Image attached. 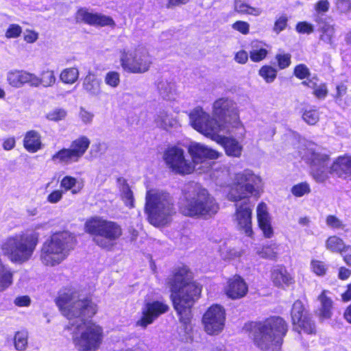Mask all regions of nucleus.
<instances>
[{
	"instance_id": "nucleus-1",
	"label": "nucleus",
	"mask_w": 351,
	"mask_h": 351,
	"mask_svg": "<svg viewBox=\"0 0 351 351\" xmlns=\"http://www.w3.org/2000/svg\"><path fill=\"white\" fill-rule=\"evenodd\" d=\"M56 304L69 320L73 342L79 351H95L103 340V329L87 320L97 311V306L78 291L69 290L60 294Z\"/></svg>"
},
{
	"instance_id": "nucleus-2",
	"label": "nucleus",
	"mask_w": 351,
	"mask_h": 351,
	"mask_svg": "<svg viewBox=\"0 0 351 351\" xmlns=\"http://www.w3.org/2000/svg\"><path fill=\"white\" fill-rule=\"evenodd\" d=\"M173 308L184 324V330H189L187 324L191 319V308L195 301L199 298L202 289L192 282L191 272L186 266L178 267L174 270L168 279Z\"/></svg>"
},
{
	"instance_id": "nucleus-3",
	"label": "nucleus",
	"mask_w": 351,
	"mask_h": 351,
	"mask_svg": "<svg viewBox=\"0 0 351 351\" xmlns=\"http://www.w3.org/2000/svg\"><path fill=\"white\" fill-rule=\"evenodd\" d=\"M189 117V123L194 130L221 145L228 156L236 158L241 156L243 146L239 141L223 135L230 132L229 127L217 121L199 106L193 109Z\"/></svg>"
},
{
	"instance_id": "nucleus-4",
	"label": "nucleus",
	"mask_w": 351,
	"mask_h": 351,
	"mask_svg": "<svg viewBox=\"0 0 351 351\" xmlns=\"http://www.w3.org/2000/svg\"><path fill=\"white\" fill-rule=\"evenodd\" d=\"M39 237L38 232L31 230L12 233L1 241V252L11 263L23 264L32 258L38 244Z\"/></svg>"
},
{
	"instance_id": "nucleus-5",
	"label": "nucleus",
	"mask_w": 351,
	"mask_h": 351,
	"mask_svg": "<svg viewBox=\"0 0 351 351\" xmlns=\"http://www.w3.org/2000/svg\"><path fill=\"white\" fill-rule=\"evenodd\" d=\"M250 337L256 347L262 350L279 348L288 330V325L280 317H274L264 322L250 323Z\"/></svg>"
},
{
	"instance_id": "nucleus-6",
	"label": "nucleus",
	"mask_w": 351,
	"mask_h": 351,
	"mask_svg": "<svg viewBox=\"0 0 351 351\" xmlns=\"http://www.w3.org/2000/svg\"><path fill=\"white\" fill-rule=\"evenodd\" d=\"M219 208L218 203L208 191L197 184L188 189L180 206L183 215L204 218L213 217Z\"/></svg>"
},
{
	"instance_id": "nucleus-7",
	"label": "nucleus",
	"mask_w": 351,
	"mask_h": 351,
	"mask_svg": "<svg viewBox=\"0 0 351 351\" xmlns=\"http://www.w3.org/2000/svg\"><path fill=\"white\" fill-rule=\"evenodd\" d=\"M145 212L149 222L155 226H165L170 223L176 214L173 197L169 193L150 189L145 196Z\"/></svg>"
},
{
	"instance_id": "nucleus-8",
	"label": "nucleus",
	"mask_w": 351,
	"mask_h": 351,
	"mask_svg": "<svg viewBox=\"0 0 351 351\" xmlns=\"http://www.w3.org/2000/svg\"><path fill=\"white\" fill-rule=\"evenodd\" d=\"M75 237L68 231L53 234L42 245L40 260L46 266H56L65 260L74 249Z\"/></svg>"
},
{
	"instance_id": "nucleus-9",
	"label": "nucleus",
	"mask_w": 351,
	"mask_h": 351,
	"mask_svg": "<svg viewBox=\"0 0 351 351\" xmlns=\"http://www.w3.org/2000/svg\"><path fill=\"white\" fill-rule=\"evenodd\" d=\"M86 232L93 236L94 243L99 247L111 251L123 234L117 223L94 217L85 223Z\"/></svg>"
},
{
	"instance_id": "nucleus-10",
	"label": "nucleus",
	"mask_w": 351,
	"mask_h": 351,
	"mask_svg": "<svg viewBox=\"0 0 351 351\" xmlns=\"http://www.w3.org/2000/svg\"><path fill=\"white\" fill-rule=\"evenodd\" d=\"M119 60L123 71L135 74L147 72L152 64V58L148 51L141 46L133 49H121Z\"/></svg>"
},
{
	"instance_id": "nucleus-11",
	"label": "nucleus",
	"mask_w": 351,
	"mask_h": 351,
	"mask_svg": "<svg viewBox=\"0 0 351 351\" xmlns=\"http://www.w3.org/2000/svg\"><path fill=\"white\" fill-rule=\"evenodd\" d=\"M261 182V178L251 170L245 169L236 174L234 183L228 194V199L239 202L248 198L254 191L255 187H258Z\"/></svg>"
},
{
	"instance_id": "nucleus-12",
	"label": "nucleus",
	"mask_w": 351,
	"mask_h": 351,
	"mask_svg": "<svg viewBox=\"0 0 351 351\" xmlns=\"http://www.w3.org/2000/svg\"><path fill=\"white\" fill-rule=\"evenodd\" d=\"M90 144V141L88 137L81 136L73 141L69 148H62L54 154L51 156V160L65 165L77 162L84 155Z\"/></svg>"
},
{
	"instance_id": "nucleus-13",
	"label": "nucleus",
	"mask_w": 351,
	"mask_h": 351,
	"mask_svg": "<svg viewBox=\"0 0 351 351\" xmlns=\"http://www.w3.org/2000/svg\"><path fill=\"white\" fill-rule=\"evenodd\" d=\"M212 118L228 127L232 123L236 125L239 123L237 105L230 98L221 97L216 99L212 106Z\"/></svg>"
},
{
	"instance_id": "nucleus-14",
	"label": "nucleus",
	"mask_w": 351,
	"mask_h": 351,
	"mask_svg": "<svg viewBox=\"0 0 351 351\" xmlns=\"http://www.w3.org/2000/svg\"><path fill=\"white\" fill-rule=\"evenodd\" d=\"M307 158L311 162L313 178L317 182H324L328 178V173H330L328 152L320 147L310 148L308 149Z\"/></svg>"
},
{
	"instance_id": "nucleus-15",
	"label": "nucleus",
	"mask_w": 351,
	"mask_h": 351,
	"mask_svg": "<svg viewBox=\"0 0 351 351\" xmlns=\"http://www.w3.org/2000/svg\"><path fill=\"white\" fill-rule=\"evenodd\" d=\"M163 159L167 166L178 174H190L195 167L189 160L186 159L183 149L173 146L168 147L164 152Z\"/></svg>"
},
{
	"instance_id": "nucleus-16",
	"label": "nucleus",
	"mask_w": 351,
	"mask_h": 351,
	"mask_svg": "<svg viewBox=\"0 0 351 351\" xmlns=\"http://www.w3.org/2000/svg\"><path fill=\"white\" fill-rule=\"evenodd\" d=\"M188 151L191 156V162L194 165L195 169L198 165H201L197 168V170L200 171L199 172H204L208 169L210 167L208 160H215L220 156V153L217 151L196 142L190 144Z\"/></svg>"
},
{
	"instance_id": "nucleus-17",
	"label": "nucleus",
	"mask_w": 351,
	"mask_h": 351,
	"mask_svg": "<svg viewBox=\"0 0 351 351\" xmlns=\"http://www.w3.org/2000/svg\"><path fill=\"white\" fill-rule=\"evenodd\" d=\"M225 310L218 304L211 306L204 313L202 323L206 332L210 335H218L224 327Z\"/></svg>"
},
{
	"instance_id": "nucleus-18",
	"label": "nucleus",
	"mask_w": 351,
	"mask_h": 351,
	"mask_svg": "<svg viewBox=\"0 0 351 351\" xmlns=\"http://www.w3.org/2000/svg\"><path fill=\"white\" fill-rule=\"evenodd\" d=\"M291 317L293 329L299 333L300 330L307 334H313L315 332V324L307 315L302 301L298 300L293 304Z\"/></svg>"
},
{
	"instance_id": "nucleus-19",
	"label": "nucleus",
	"mask_w": 351,
	"mask_h": 351,
	"mask_svg": "<svg viewBox=\"0 0 351 351\" xmlns=\"http://www.w3.org/2000/svg\"><path fill=\"white\" fill-rule=\"evenodd\" d=\"M236 210L234 215V221L237 228L246 236L251 237L253 231L252 228V213L253 205L250 204L248 199L241 204H236Z\"/></svg>"
},
{
	"instance_id": "nucleus-20",
	"label": "nucleus",
	"mask_w": 351,
	"mask_h": 351,
	"mask_svg": "<svg viewBox=\"0 0 351 351\" xmlns=\"http://www.w3.org/2000/svg\"><path fill=\"white\" fill-rule=\"evenodd\" d=\"M168 310V305L164 302L159 301L147 302L141 309V317L136 322V325L145 328Z\"/></svg>"
},
{
	"instance_id": "nucleus-21",
	"label": "nucleus",
	"mask_w": 351,
	"mask_h": 351,
	"mask_svg": "<svg viewBox=\"0 0 351 351\" xmlns=\"http://www.w3.org/2000/svg\"><path fill=\"white\" fill-rule=\"evenodd\" d=\"M7 80L10 86L14 88H21L25 84L32 86H38V77L23 70H12L8 73Z\"/></svg>"
},
{
	"instance_id": "nucleus-22",
	"label": "nucleus",
	"mask_w": 351,
	"mask_h": 351,
	"mask_svg": "<svg viewBox=\"0 0 351 351\" xmlns=\"http://www.w3.org/2000/svg\"><path fill=\"white\" fill-rule=\"evenodd\" d=\"M271 280L274 285L281 289L294 284V277L282 265H277L271 270Z\"/></svg>"
},
{
	"instance_id": "nucleus-23",
	"label": "nucleus",
	"mask_w": 351,
	"mask_h": 351,
	"mask_svg": "<svg viewBox=\"0 0 351 351\" xmlns=\"http://www.w3.org/2000/svg\"><path fill=\"white\" fill-rule=\"evenodd\" d=\"M330 173L351 181V156L345 155L337 158L330 167Z\"/></svg>"
},
{
	"instance_id": "nucleus-24",
	"label": "nucleus",
	"mask_w": 351,
	"mask_h": 351,
	"mask_svg": "<svg viewBox=\"0 0 351 351\" xmlns=\"http://www.w3.org/2000/svg\"><path fill=\"white\" fill-rule=\"evenodd\" d=\"M247 290V286L243 279L236 275L228 280L226 291L229 298L239 299L246 295Z\"/></svg>"
},
{
	"instance_id": "nucleus-25",
	"label": "nucleus",
	"mask_w": 351,
	"mask_h": 351,
	"mask_svg": "<svg viewBox=\"0 0 351 351\" xmlns=\"http://www.w3.org/2000/svg\"><path fill=\"white\" fill-rule=\"evenodd\" d=\"M76 19L78 21H84L86 23L93 25L104 26L113 23L112 19L108 16L99 14H93L83 9L77 12Z\"/></svg>"
},
{
	"instance_id": "nucleus-26",
	"label": "nucleus",
	"mask_w": 351,
	"mask_h": 351,
	"mask_svg": "<svg viewBox=\"0 0 351 351\" xmlns=\"http://www.w3.org/2000/svg\"><path fill=\"white\" fill-rule=\"evenodd\" d=\"M82 88L90 97H99L102 93L101 82L91 71H89L84 78Z\"/></svg>"
},
{
	"instance_id": "nucleus-27",
	"label": "nucleus",
	"mask_w": 351,
	"mask_h": 351,
	"mask_svg": "<svg viewBox=\"0 0 351 351\" xmlns=\"http://www.w3.org/2000/svg\"><path fill=\"white\" fill-rule=\"evenodd\" d=\"M257 219L260 228L263 232L265 237L270 238L273 235V229L271 226V221L267 205L261 203L257 206Z\"/></svg>"
},
{
	"instance_id": "nucleus-28",
	"label": "nucleus",
	"mask_w": 351,
	"mask_h": 351,
	"mask_svg": "<svg viewBox=\"0 0 351 351\" xmlns=\"http://www.w3.org/2000/svg\"><path fill=\"white\" fill-rule=\"evenodd\" d=\"M157 90L160 95L165 99H171L176 94L174 82L167 77H161L156 81Z\"/></svg>"
},
{
	"instance_id": "nucleus-29",
	"label": "nucleus",
	"mask_w": 351,
	"mask_h": 351,
	"mask_svg": "<svg viewBox=\"0 0 351 351\" xmlns=\"http://www.w3.org/2000/svg\"><path fill=\"white\" fill-rule=\"evenodd\" d=\"M117 182L124 204L129 208H133L134 206V195L126 180L123 178H119Z\"/></svg>"
},
{
	"instance_id": "nucleus-30",
	"label": "nucleus",
	"mask_w": 351,
	"mask_h": 351,
	"mask_svg": "<svg viewBox=\"0 0 351 351\" xmlns=\"http://www.w3.org/2000/svg\"><path fill=\"white\" fill-rule=\"evenodd\" d=\"M326 293V291H323L318 298L321 304L318 310V316L322 319H329L332 315V301Z\"/></svg>"
},
{
	"instance_id": "nucleus-31",
	"label": "nucleus",
	"mask_w": 351,
	"mask_h": 351,
	"mask_svg": "<svg viewBox=\"0 0 351 351\" xmlns=\"http://www.w3.org/2000/svg\"><path fill=\"white\" fill-rule=\"evenodd\" d=\"M154 121L157 126L166 130L174 127L177 123L172 114L165 110H160L157 113Z\"/></svg>"
},
{
	"instance_id": "nucleus-32",
	"label": "nucleus",
	"mask_w": 351,
	"mask_h": 351,
	"mask_svg": "<svg viewBox=\"0 0 351 351\" xmlns=\"http://www.w3.org/2000/svg\"><path fill=\"white\" fill-rule=\"evenodd\" d=\"M40 139L34 131L28 132L24 138V147L29 152H36L40 149Z\"/></svg>"
},
{
	"instance_id": "nucleus-33",
	"label": "nucleus",
	"mask_w": 351,
	"mask_h": 351,
	"mask_svg": "<svg viewBox=\"0 0 351 351\" xmlns=\"http://www.w3.org/2000/svg\"><path fill=\"white\" fill-rule=\"evenodd\" d=\"M60 186L66 191L71 190L73 194H77L82 190L83 184L75 178L66 176L62 179Z\"/></svg>"
},
{
	"instance_id": "nucleus-34",
	"label": "nucleus",
	"mask_w": 351,
	"mask_h": 351,
	"mask_svg": "<svg viewBox=\"0 0 351 351\" xmlns=\"http://www.w3.org/2000/svg\"><path fill=\"white\" fill-rule=\"evenodd\" d=\"M245 0H234V10L241 14H246L255 16L261 14L262 10L254 8L245 2Z\"/></svg>"
},
{
	"instance_id": "nucleus-35",
	"label": "nucleus",
	"mask_w": 351,
	"mask_h": 351,
	"mask_svg": "<svg viewBox=\"0 0 351 351\" xmlns=\"http://www.w3.org/2000/svg\"><path fill=\"white\" fill-rule=\"evenodd\" d=\"M268 53L267 50L258 42L252 43V49L250 51V58L252 61L258 62L265 58Z\"/></svg>"
},
{
	"instance_id": "nucleus-36",
	"label": "nucleus",
	"mask_w": 351,
	"mask_h": 351,
	"mask_svg": "<svg viewBox=\"0 0 351 351\" xmlns=\"http://www.w3.org/2000/svg\"><path fill=\"white\" fill-rule=\"evenodd\" d=\"M79 75L80 72L77 68H66L61 71L60 79L64 84H73L78 80Z\"/></svg>"
},
{
	"instance_id": "nucleus-37",
	"label": "nucleus",
	"mask_w": 351,
	"mask_h": 351,
	"mask_svg": "<svg viewBox=\"0 0 351 351\" xmlns=\"http://www.w3.org/2000/svg\"><path fill=\"white\" fill-rule=\"evenodd\" d=\"M346 246L343 241L337 236H331L326 241V249L332 252L341 254Z\"/></svg>"
},
{
	"instance_id": "nucleus-38",
	"label": "nucleus",
	"mask_w": 351,
	"mask_h": 351,
	"mask_svg": "<svg viewBox=\"0 0 351 351\" xmlns=\"http://www.w3.org/2000/svg\"><path fill=\"white\" fill-rule=\"evenodd\" d=\"M319 30L321 32L320 40L327 44L332 45L333 43L332 39L335 34L333 26L326 23H321L319 24Z\"/></svg>"
},
{
	"instance_id": "nucleus-39",
	"label": "nucleus",
	"mask_w": 351,
	"mask_h": 351,
	"mask_svg": "<svg viewBox=\"0 0 351 351\" xmlns=\"http://www.w3.org/2000/svg\"><path fill=\"white\" fill-rule=\"evenodd\" d=\"M278 246L276 243L263 246L257 251V254L263 258L276 260L278 256Z\"/></svg>"
},
{
	"instance_id": "nucleus-40",
	"label": "nucleus",
	"mask_w": 351,
	"mask_h": 351,
	"mask_svg": "<svg viewBox=\"0 0 351 351\" xmlns=\"http://www.w3.org/2000/svg\"><path fill=\"white\" fill-rule=\"evenodd\" d=\"M15 349L18 351L26 350L28 343V334L27 331H18L14 337Z\"/></svg>"
},
{
	"instance_id": "nucleus-41",
	"label": "nucleus",
	"mask_w": 351,
	"mask_h": 351,
	"mask_svg": "<svg viewBox=\"0 0 351 351\" xmlns=\"http://www.w3.org/2000/svg\"><path fill=\"white\" fill-rule=\"evenodd\" d=\"M105 84L112 88H117L121 83V75L115 71H110L104 76Z\"/></svg>"
},
{
	"instance_id": "nucleus-42",
	"label": "nucleus",
	"mask_w": 351,
	"mask_h": 351,
	"mask_svg": "<svg viewBox=\"0 0 351 351\" xmlns=\"http://www.w3.org/2000/svg\"><path fill=\"white\" fill-rule=\"evenodd\" d=\"M258 73L267 83H271L276 78L277 70L271 66L265 65L260 69Z\"/></svg>"
},
{
	"instance_id": "nucleus-43",
	"label": "nucleus",
	"mask_w": 351,
	"mask_h": 351,
	"mask_svg": "<svg viewBox=\"0 0 351 351\" xmlns=\"http://www.w3.org/2000/svg\"><path fill=\"white\" fill-rule=\"evenodd\" d=\"M56 77L52 71H45L42 73L41 77H38V86L43 84L45 87L53 86L56 82Z\"/></svg>"
},
{
	"instance_id": "nucleus-44",
	"label": "nucleus",
	"mask_w": 351,
	"mask_h": 351,
	"mask_svg": "<svg viewBox=\"0 0 351 351\" xmlns=\"http://www.w3.org/2000/svg\"><path fill=\"white\" fill-rule=\"evenodd\" d=\"M303 120L308 125H315L319 119V114L317 110H305L302 114Z\"/></svg>"
},
{
	"instance_id": "nucleus-45",
	"label": "nucleus",
	"mask_w": 351,
	"mask_h": 351,
	"mask_svg": "<svg viewBox=\"0 0 351 351\" xmlns=\"http://www.w3.org/2000/svg\"><path fill=\"white\" fill-rule=\"evenodd\" d=\"M292 194L295 197H302L311 192L310 186L306 182H301L292 186L291 190Z\"/></svg>"
},
{
	"instance_id": "nucleus-46",
	"label": "nucleus",
	"mask_w": 351,
	"mask_h": 351,
	"mask_svg": "<svg viewBox=\"0 0 351 351\" xmlns=\"http://www.w3.org/2000/svg\"><path fill=\"white\" fill-rule=\"evenodd\" d=\"M291 55L289 53H278L276 56L278 66L280 69H285L291 64Z\"/></svg>"
},
{
	"instance_id": "nucleus-47",
	"label": "nucleus",
	"mask_w": 351,
	"mask_h": 351,
	"mask_svg": "<svg viewBox=\"0 0 351 351\" xmlns=\"http://www.w3.org/2000/svg\"><path fill=\"white\" fill-rule=\"evenodd\" d=\"M22 33V28L17 24H11L5 32V37L7 38H16L20 36Z\"/></svg>"
},
{
	"instance_id": "nucleus-48",
	"label": "nucleus",
	"mask_w": 351,
	"mask_h": 351,
	"mask_svg": "<svg viewBox=\"0 0 351 351\" xmlns=\"http://www.w3.org/2000/svg\"><path fill=\"white\" fill-rule=\"evenodd\" d=\"M347 86L343 84H338L336 86V92L333 95L335 101L339 104H341L343 97L346 95Z\"/></svg>"
},
{
	"instance_id": "nucleus-49",
	"label": "nucleus",
	"mask_w": 351,
	"mask_h": 351,
	"mask_svg": "<svg viewBox=\"0 0 351 351\" xmlns=\"http://www.w3.org/2000/svg\"><path fill=\"white\" fill-rule=\"evenodd\" d=\"M66 116V112L64 109L56 108V109H54L53 110L51 111L47 114V118L49 120L58 121L60 120H62L63 119L65 118Z\"/></svg>"
},
{
	"instance_id": "nucleus-50",
	"label": "nucleus",
	"mask_w": 351,
	"mask_h": 351,
	"mask_svg": "<svg viewBox=\"0 0 351 351\" xmlns=\"http://www.w3.org/2000/svg\"><path fill=\"white\" fill-rule=\"evenodd\" d=\"M296 31L300 34H309L314 31L313 25L306 21L299 22L295 27Z\"/></svg>"
},
{
	"instance_id": "nucleus-51",
	"label": "nucleus",
	"mask_w": 351,
	"mask_h": 351,
	"mask_svg": "<svg viewBox=\"0 0 351 351\" xmlns=\"http://www.w3.org/2000/svg\"><path fill=\"white\" fill-rule=\"evenodd\" d=\"M326 224L333 229H343L344 225L343 222L334 215H329L326 220Z\"/></svg>"
},
{
	"instance_id": "nucleus-52",
	"label": "nucleus",
	"mask_w": 351,
	"mask_h": 351,
	"mask_svg": "<svg viewBox=\"0 0 351 351\" xmlns=\"http://www.w3.org/2000/svg\"><path fill=\"white\" fill-rule=\"evenodd\" d=\"M294 75L299 79H304L310 75L309 69L305 64H300L295 66Z\"/></svg>"
},
{
	"instance_id": "nucleus-53",
	"label": "nucleus",
	"mask_w": 351,
	"mask_h": 351,
	"mask_svg": "<svg viewBox=\"0 0 351 351\" xmlns=\"http://www.w3.org/2000/svg\"><path fill=\"white\" fill-rule=\"evenodd\" d=\"M313 271L318 276H323L326 274L327 269L326 265L324 262L319 261H313L311 262Z\"/></svg>"
},
{
	"instance_id": "nucleus-54",
	"label": "nucleus",
	"mask_w": 351,
	"mask_h": 351,
	"mask_svg": "<svg viewBox=\"0 0 351 351\" xmlns=\"http://www.w3.org/2000/svg\"><path fill=\"white\" fill-rule=\"evenodd\" d=\"M79 117L84 123L90 124L93 121L94 114L86 110L84 108L81 107L80 108Z\"/></svg>"
},
{
	"instance_id": "nucleus-55",
	"label": "nucleus",
	"mask_w": 351,
	"mask_h": 351,
	"mask_svg": "<svg viewBox=\"0 0 351 351\" xmlns=\"http://www.w3.org/2000/svg\"><path fill=\"white\" fill-rule=\"evenodd\" d=\"M232 27L243 34H247L250 31V24L242 21H236L232 24Z\"/></svg>"
},
{
	"instance_id": "nucleus-56",
	"label": "nucleus",
	"mask_w": 351,
	"mask_h": 351,
	"mask_svg": "<svg viewBox=\"0 0 351 351\" xmlns=\"http://www.w3.org/2000/svg\"><path fill=\"white\" fill-rule=\"evenodd\" d=\"M313 94L320 99H324L328 94V89L325 84H320L316 86L313 91Z\"/></svg>"
},
{
	"instance_id": "nucleus-57",
	"label": "nucleus",
	"mask_w": 351,
	"mask_h": 351,
	"mask_svg": "<svg viewBox=\"0 0 351 351\" xmlns=\"http://www.w3.org/2000/svg\"><path fill=\"white\" fill-rule=\"evenodd\" d=\"M287 18L285 16H280L275 22L274 26V31L278 34L281 31L284 30L287 27Z\"/></svg>"
},
{
	"instance_id": "nucleus-58",
	"label": "nucleus",
	"mask_w": 351,
	"mask_h": 351,
	"mask_svg": "<svg viewBox=\"0 0 351 351\" xmlns=\"http://www.w3.org/2000/svg\"><path fill=\"white\" fill-rule=\"evenodd\" d=\"M336 6L339 12L347 13L351 10V0H337Z\"/></svg>"
},
{
	"instance_id": "nucleus-59",
	"label": "nucleus",
	"mask_w": 351,
	"mask_h": 351,
	"mask_svg": "<svg viewBox=\"0 0 351 351\" xmlns=\"http://www.w3.org/2000/svg\"><path fill=\"white\" fill-rule=\"evenodd\" d=\"M63 195V191L61 190H56L51 192L48 196H47V201L51 204H56L58 203L61 200Z\"/></svg>"
},
{
	"instance_id": "nucleus-60",
	"label": "nucleus",
	"mask_w": 351,
	"mask_h": 351,
	"mask_svg": "<svg viewBox=\"0 0 351 351\" xmlns=\"http://www.w3.org/2000/svg\"><path fill=\"white\" fill-rule=\"evenodd\" d=\"M330 8V3L328 0H320L315 5V10L317 12H326Z\"/></svg>"
},
{
	"instance_id": "nucleus-61",
	"label": "nucleus",
	"mask_w": 351,
	"mask_h": 351,
	"mask_svg": "<svg viewBox=\"0 0 351 351\" xmlns=\"http://www.w3.org/2000/svg\"><path fill=\"white\" fill-rule=\"evenodd\" d=\"M38 38V33L32 30H27L24 35V40L28 43H33L36 42Z\"/></svg>"
},
{
	"instance_id": "nucleus-62",
	"label": "nucleus",
	"mask_w": 351,
	"mask_h": 351,
	"mask_svg": "<svg viewBox=\"0 0 351 351\" xmlns=\"http://www.w3.org/2000/svg\"><path fill=\"white\" fill-rule=\"evenodd\" d=\"M234 60L239 64H245L248 60V54L245 51L241 50L235 54Z\"/></svg>"
},
{
	"instance_id": "nucleus-63",
	"label": "nucleus",
	"mask_w": 351,
	"mask_h": 351,
	"mask_svg": "<svg viewBox=\"0 0 351 351\" xmlns=\"http://www.w3.org/2000/svg\"><path fill=\"white\" fill-rule=\"evenodd\" d=\"M30 302V298L27 295L20 296L14 300V304L18 306H27Z\"/></svg>"
},
{
	"instance_id": "nucleus-64",
	"label": "nucleus",
	"mask_w": 351,
	"mask_h": 351,
	"mask_svg": "<svg viewBox=\"0 0 351 351\" xmlns=\"http://www.w3.org/2000/svg\"><path fill=\"white\" fill-rule=\"evenodd\" d=\"M341 254L343 256L344 261L351 266V246L347 245Z\"/></svg>"
}]
</instances>
